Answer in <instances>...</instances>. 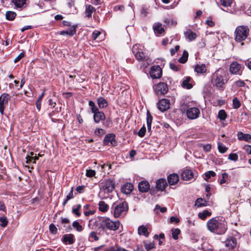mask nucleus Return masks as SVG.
Wrapping results in <instances>:
<instances>
[{
	"mask_svg": "<svg viewBox=\"0 0 251 251\" xmlns=\"http://www.w3.org/2000/svg\"><path fill=\"white\" fill-rule=\"evenodd\" d=\"M206 226L210 232L217 234H223L227 229V222L223 217L213 218L207 221Z\"/></svg>",
	"mask_w": 251,
	"mask_h": 251,
	"instance_id": "1",
	"label": "nucleus"
},
{
	"mask_svg": "<svg viewBox=\"0 0 251 251\" xmlns=\"http://www.w3.org/2000/svg\"><path fill=\"white\" fill-rule=\"evenodd\" d=\"M120 223L117 220L112 221L109 218L103 217L100 220V228L103 230L107 229L110 230H116L120 226Z\"/></svg>",
	"mask_w": 251,
	"mask_h": 251,
	"instance_id": "2",
	"label": "nucleus"
},
{
	"mask_svg": "<svg viewBox=\"0 0 251 251\" xmlns=\"http://www.w3.org/2000/svg\"><path fill=\"white\" fill-rule=\"evenodd\" d=\"M250 29L247 26L240 25L237 26L234 32L235 40L241 42L247 39Z\"/></svg>",
	"mask_w": 251,
	"mask_h": 251,
	"instance_id": "3",
	"label": "nucleus"
},
{
	"mask_svg": "<svg viewBox=\"0 0 251 251\" xmlns=\"http://www.w3.org/2000/svg\"><path fill=\"white\" fill-rule=\"evenodd\" d=\"M227 80L223 75L218 73H214L212 75V83L213 85L219 90H223Z\"/></svg>",
	"mask_w": 251,
	"mask_h": 251,
	"instance_id": "4",
	"label": "nucleus"
},
{
	"mask_svg": "<svg viewBox=\"0 0 251 251\" xmlns=\"http://www.w3.org/2000/svg\"><path fill=\"white\" fill-rule=\"evenodd\" d=\"M111 208L113 209L114 217L118 218L123 213H126L128 210L127 204L126 202H120L117 204L114 203Z\"/></svg>",
	"mask_w": 251,
	"mask_h": 251,
	"instance_id": "5",
	"label": "nucleus"
},
{
	"mask_svg": "<svg viewBox=\"0 0 251 251\" xmlns=\"http://www.w3.org/2000/svg\"><path fill=\"white\" fill-rule=\"evenodd\" d=\"M153 88L155 93L158 96L164 95L168 91V85L164 82L156 84L154 86Z\"/></svg>",
	"mask_w": 251,
	"mask_h": 251,
	"instance_id": "6",
	"label": "nucleus"
},
{
	"mask_svg": "<svg viewBox=\"0 0 251 251\" xmlns=\"http://www.w3.org/2000/svg\"><path fill=\"white\" fill-rule=\"evenodd\" d=\"M132 52L136 59L139 61H146L148 59V57L145 55L141 49H138V47L136 45L133 46Z\"/></svg>",
	"mask_w": 251,
	"mask_h": 251,
	"instance_id": "7",
	"label": "nucleus"
},
{
	"mask_svg": "<svg viewBox=\"0 0 251 251\" xmlns=\"http://www.w3.org/2000/svg\"><path fill=\"white\" fill-rule=\"evenodd\" d=\"M10 98L9 94L4 93L0 97V113L1 115L3 114L5 106L8 104V101Z\"/></svg>",
	"mask_w": 251,
	"mask_h": 251,
	"instance_id": "8",
	"label": "nucleus"
},
{
	"mask_svg": "<svg viewBox=\"0 0 251 251\" xmlns=\"http://www.w3.org/2000/svg\"><path fill=\"white\" fill-rule=\"evenodd\" d=\"M200 113V110L197 107L189 108L186 111L187 118L190 120H194L198 118Z\"/></svg>",
	"mask_w": 251,
	"mask_h": 251,
	"instance_id": "9",
	"label": "nucleus"
},
{
	"mask_svg": "<svg viewBox=\"0 0 251 251\" xmlns=\"http://www.w3.org/2000/svg\"><path fill=\"white\" fill-rule=\"evenodd\" d=\"M229 71L232 74L241 75L242 71V67L238 62H233L230 65Z\"/></svg>",
	"mask_w": 251,
	"mask_h": 251,
	"instance_id": "10",
	"label": "nucleus"
},
{
	"mask_svg": "<svg viewBox=\"0 0 251 251\" xmlns=\"http://www.w3.org/2000/svg\"><path fill=\"white\" fill-rule=\"evenodd\" d=\"M170 107V100L167 99H162L159 100L157 103V107L158 109L164 112L167 110Z\"/></svg>",
	"mask_w": 251,
	"mask_h": 251,
	"instance_id": "11",
	"label": "nucleus"
},
{
	"mask_svg": "<svg viewBox=\"0 0 251 251\" xmlns=\"http://www.w3.org/2000/svg\"><path fill=\"white\" fill-rule=\"evenodd\" d=\"M102 189L106 193L112 192L115 188V182L111 179L105 180L102 185Z\"/></svg>",
	"mask_w": 251,
	"mask_h": 251,
	"instance_id": "12",
	"label": "nucleus"
},
{
	"mask_svg": "<svg viewBox=\"0 0 251 251\" xmlns=\"http://www.w3.org/2000/svg\"><path fill=\"white\" fill-rule=\"evenodd\" d=\"M150 75L152 78H157L161 77L162 75L161 68L158 66L152 67L150 71Z\"/></svg>",
	"mask_w": 251,
	"mask_h": 251,
	"instance_id": "13",
	"label": "nucleus"
},
{
	"mask_svg": "<svg viewBox=\"0 0 251 251\" xmlns=\"http://www.w3.org/2000/svg\"><path fill=\"white\" fill-rule=\"evenodd\" d=\"M236 245V240L235 238L230 237L227 238L225 242V246L227 250L234 248Z\"/></svg>",
	"mask_w": 251,
	"mask_h": 251,
	"instance_id": "14",
	"label": "nucleus"
},
{
	"mask_svg": "<svg viewBox=\"0 0 251 251\" xmlns=\"http://www.w3.org/2000/svg\"><path fill=\"white\" fill-rule=\"evenodd\" d=\"M181 178L185 180H191L194 177L192 171L189 169H185L181 173Z\"/></svg>",
	"mask_w": 251,
	"mask_h": 251,
	"instance_id": "15",
	"label": "nucleus"
},
{
	"mask_svg": "<svg viewBox=\"0 0 251 251\" xmlns=\"http://www.w3.org/2000/svg\"><path fill=\"white\" fill-rule=\"evenodd\" d=\"M167 186V183L166 179L164 178L159 179L156 182V187L159 191H164Z\"/></svg>",
	"mask_w": 251,
	"mask_h": 251,
	"instance_id": "16",
	"label": "nucleus"
},
{
	"mask_svg": "<svg viewBox=\"0 0 251 251\" xmlns=\"http://www.w3.org/2000/svg\"><path fill=\"white\" fill-rule=\"evenodd\" d=\"M115 135L114 134H107L104 139L103 143L105 145H107L110 143L112 146H114L116 144V141L115 140Z\"/></svg>",
	"mask_w": 251,
	"mask_h": 251,
	"instance_id": "17",
	"label": "nucleus"
},
{
	"mask_svg": "<svg viewBox=\"0 0 251 251\" xmlns=\"http://www.w3.org/2000/svg\"><path fill=\"white\" fill-rule=\"evenodd\" d=\"M168 181L170 185H173L177 183L179 180V176L176 174H172L168 176Z\"/></svg>",
	"mask_w": 251,
	"mask_h": 251,
	"instance_id": "18",
	"label": "nucleus"
},
{
	"mask_svg": "<svg viewBox=\"0 0 251 251\" xmlns=\"http://www.w3.org/2000/svg\"><path fill=\"white\" fill-rule=\"evenodd\" d=\"M93 118L95 122L98 123L100 121L104 120L105 118V117L103 112L98 110L97 111L94 113Z\"/></svg>",
	"mask_w": 251,
	"mask_h": 251,
	"instance_id": "19",
	"label": "nucleus"
},
{
	"mask_svg": "<svg viewBox=\"0 0 251 251\" xmlns=\"http://www.w3.org/2000/svg\"><path fill=\"white\" fill-rule=\"evenodd\" d=\"M75 236L72 234H65L63 236L62 241L64 243L70 245L73 244L75 242Z\"/></svg>",
	"mask_w": 251,
	"mask_h": 251,
	"instance_id": "20",
	"label": "nucleus"
},
{
	"mask_svg": "<svg viewBox=\"0 0 251 251\" xmlns=\"http://www.w3.org/2000/svg\"><path fill=\"white\" fill-rule=\"evenodd\" d=\"M138 189L141 192H147L150 189V184L147 181H142L138 184Z\"/></svg>",
	"mask_w": 251,
	"mask_h": 251,
	"instance_id": "21",
	"label": "nucleus"
},
{
	"mask_svg": "<svg viewBox=\"0 0 251 251\" xmlns=\"http://www.w3.org/2000/svg\"><path fill=\"white\" fill-rule=\"evenodd\" d=\"M133 189V185L130 183H126L121 189L122 192L126 194H130Z\"/></svg>",
	"mask_w": 251,
	"mask_h": 251,
	"instance_id": "22",
	"label": "nucleus"
},
{
	"mask_svg": "<svg viewBox=\"0 0 251 251\" xmlns=\"http://www.w3.org/2000/svg\"><path fill=\"white\" fill-rule=\"evenodd\" d=\"M237 136L239 140H244L247 142H251V135L250 134L239 132L237 133Z\"/></svg>",
	"mask_w": 251,
	"mask_h": 251,
	"instance_id": "23",
	"label": "nucleus"
},
{
	"mask_svg": "<svg viewBox=\"0 0 251 251\" xmlns=\"http://www.w3.org/2000/svg\"><path fill=\"white\" fill-rule=\"evenodd\" d=\"M76 26L73 25L69 30L60 31V34L62 35H67L72 36L75 34L76 33Z\"/></svg>",
	"mask_w": 251,
	"mask_h": 251,
	"instance_id": "24",
	"label": "nucleus"
},
{
	"mask_svg": "<svg viewBox=\"0 0 251 251\" xmlns=\"http://www.w3.org/2000/svg\"><path fill=\"white\" fill-rule=\"evenodd\" d=\"M97 103L100 108H104L108 105L106 100L102 97H100L97 99Z\"/></svg>",
	"mask_w": 251,
	"mask_h": 251,
	"instance_id": "25",
	"label": "nucleus"
},
{
	"mask_svg": "<svg viewBox=\"0 0 251 251\" xmlns=\"http://www.w3.org/2000/svg\"><path fill=\"white\" fill-rule=\"evenodd\" d=\"M153 28L155 33L158 34H161L165 31L164 28L162 26V24L159 23L154 25Z\"/></svg>",
	"mask_w": 251,
	"mask_h": 251,
	"instance_id": "26",
	"label": "nucleus"
},
{
	"mask_svg": "<svg viewBox=\"0 0 251 251\" xmlns=\"http://www.w3.org/2000/svg\"><path fill=\"white\" fill-rule=\"evenodd\" d=\"M25 1L26 0H12V2L14 4L15 7L19 8L25 7Z\"/></svg>",
	"mask_w": 251,
	"mask_h": 251,
	"instance_id": "27",
	"label": "nucleus"
},
{
	"mask_svg": "<svg viewBox=\"0 0 251 251\" xmlns=\"http://www.w3.org/2000/svg\"><path fill=\"white\" fill-rule=\"evenodd\" d=\"M195 71L198 73L203 74L206 72V68L205 65H197L195 67Z\"/></svg>",
	"mask_w": 251,
	"mask_h": 251,
	"instance_id": "28",
	"label": "nucleus"
},
{
	"mask_svg": "<svg viewBox=\"0 0 251 251\" xmlns=\"http://www.w3.org/2000/svg\"><path fill=\"white\" fill-rule=\"evenodd\" d=\"M138 233L139 235H144L146 237L149 236V232L148 231V228L144 226H139L138 228Z\"/></svg>",
	"mask_w": 251,
	"mask_h": 251,
	"instance_id": "29",
	"label": "nucleus"
},
{
	"mask_svg": "<svg viewBox=\"0 0 251 251\" xmlns=\"http://www.w3.org/2000/svg\"><path fill=\"white\" fill-rule=\"evenodd\" d=\"M109 208V205L104 201H100L99 203V209L103 212H106Z\"/></svg>",
	"mask_w": 251,
	"mask_h": 251,
	"instance_id": "30",
	"label": "nucleus"
},
{
	"mask_svg": "<svg viewBox=\"0 0 251 251\" xmlns=\"http://www.w3.org/2000/svg\"><path fill=\"white\" fill-rule=\"evenodd\" d=\"M152 117L149 111L147 113V124L148 130L150 131L151 130V126L152 123Z\"/></svg>",
	"mask_w": 251,
	"mask_h": 251,
	"instance_id": "31",
	"label": "nucleus"
},
{
	"mask_svg": "<svg viewBox=\"0 0 251 251\" xmlns=\"http://www.w3.org/2000/svg\"><path fill=\"white\" fill-rule=\"evenodd\" d=\"M95 8L91 5H86L85 13L86 16L90 18L91 17L92 13L95 11Z\"/></svg>",
	"mask_w": 251,
	"mask_h": 251,
	"instance_id": "32",
	"label": "nucleus"
},
{
	"mask_svg": "<svg viewBox=\"0 0 251 251\" xmlns=\"http://www.w3.org/2000/svg\"><path fill=\"white\" fill-rule=\"evenodd\" d=\"M195 205L198 207L207 205V201L202 198H198L195 201Z\"/></svg>",
	"mask_w": 251,
	"mask_h": 251,
	"instance_id": "33",
	"label": "nucleus"
},
{
	"mask_svg": "<svg viewBox=\"0 0 251 251\" xmlns=\"http://www.w3.org/2000/svg\"><path fill=\"white\" fill-rule=\"evenodd\" d=\"M185 36L190 41H192L197 37L196 33L192 32L190 29L187 30Z\"/></svg>",
	"mask_w": 251,
	"mask_h": 251,
	"instance_id": "34",
	"label": "nucleus"
},
{
	"mask_svg": "<svg viewBox=\"0 0 251 251\" xmlns=\"http://www.w3.org/2000/svg\"><path fill=\"white\" fill-rule=\"evenodd\" d=\"M211 215V213L207 210H203L202 212L199 213L198 216L202 220H204L208 216Z\"/></svg>",
	"mask_w": 251,
	"mask_h": 251,
	"instance_id": "35",
	"label": "nucleus"
},
{
	"mask_svg": "<svg viewBox=\"0 0 251 251\" xmlns=\"http://www.w3.org/2000/svg\"><path fill=\"white\" fill-rule=\"evenodd\" d=\"M188 52L186 50H184L182 56L178 59L180 63H185L187 62L188 57Z\"/></svg>",
	"mask_w": 251,
	"mask_h": 251,
	"instance_id": "36",
	"label": "nucleus"
},
{
	"mask_svg": "<svg viewBox=\"0 0 251 251\" xmlns=\"http://www.w3.org/2000/svg\"><path fill=\"white\" fill-rule=\"evenodd\" d=\"M190 79V77H186L182 82V86L187 89H191L192 87V85L191 84L189 83Z\"/></svg>",
	"mask_w": 251,
	"mask_h": 251,
	"instance_id": "37",
	"label": "nucleus"
},
{
	"mask_svg": "<svg viewBox=\"0 0 251 251\" xmlns=\"http://www.w3.org/2000/svg\"><path fill=\"white\" fill-rule=\"evenodd\" d=\"M5 16L7 20L12 21L15 19L16 14L13 11H8L6 12Z\"/></svg>",
	"mask_w": 251,
	"mask_h": 251,
	"instance_id": "38",
	"label": "nucleus"
},
{
	"mask_svg": "<svg viewBox=\"0 0 251 251\" xmlns=\"http://www.w3.org/2000/svg\"><path fill=\"white\" fill-rule=\"evenodd\" d=\"M144 244L145 247L147 251H149L155 248V245L153 242L150 243L144 242Z\"/></svg>",
	"mask_w": 251,
	"mask_h": 251,
	"instance_id": "39",
	"label": "nucleus"
},
{
	"mask_svg": "<svg viewBox=\"0 0 251 251\" xmlns=\"http://www.w3.org/2000/svg\"><path fill=\"white\" fill-rule=\"evenodd\" d=\"M73 227L76 229V230L80 232L83 230V228L82 226L79 224V223L77 221H74L72 224Z\"/></svg>",
	"mask_w": 251,
	"mask_h": 251,
	"instance_id": "40",
	"label": "nucleus"
},
{
	"mask_svg": "<svg viewBox=\"0 0 251 251\" xmlns=\"http://www.w3.org/2000/svg\"><path fill=\"white\" fill-rule=\"evenodd\" d=\"M204 176H205V179L206 181H208V179L211 177L215 176H216V173L214 171H209L205 173Z\"/></svg>",
	"mask_w": 251,
	"mask_h": 251,
	"instance_id": "41",
	"label": "nucleus"
},
{
	"mask_svg": "<svg viewBox=\"0 0 251 251\" xmlns=\"http://www.w3.org/2000/svg\"><path fill=\"white\" fill-rule=\"evenodd\" d=\"M89 105L91 107V110L92 113H94L98 110V108L96 107L95 102L92 100H89L88 102Z\"/></svg>",
	"mask_w": 251,
	"mask_h": 251,
	"instance_id": "42",
	"label": "nucleus"
},
{
	"mask_svg": "<svg viewBox=\"0 0 251 251\" xmlns=\"http://www.w3.org/2000/svg\"><path fill=\"white\" fill-rule=\"evenodd\" d=\"M172 236L175 240L178 239V235L180 233V230L178 228H176L172 230Z\"/></svg>",
	"mask_w": 251,
	"mask_h": 251,
	"instance_id": "43",
	"label": "nucleus"
},
{
	"mask_svg": "<svg viewBox=\"0 0 251 251\" xmlns=\"http://www.w3.org/2000/svg\"><path fill=\"white\" fill-rule=\"evenodd\" d=\"M241 106V102L237 98H234L233 99V107L235 109H238Z\"/></svg>",
	"mask_w": 251,
	"mask_h": 251,
	"instance_id": "44",
	"label": "nucleus"
},
{
	"mask_svg": "<svg viewBox=\"0 0 251 251\" xmlns=\"http://www.w3.org/2000/svg\"><path fill=\"white\" fill-rule=\"evenodd\" d=\"M218 148L219 152L222 153L226 152L227 150V148L221 143H218Z\"/></svg>",
	"mask_w": 251,
	"mask_h": 251,
	"instance_id": "45",
	"label": "nucleus"
},
{
	"mask_svg": "<svg viewBox=\"0 0 251 251\" xmlns=\"http://www.w3.org/2000/svg\"><path fill=\"white\" fill-rule=\"evenodd\" d=\"M8 224V220L5 217H0V225L2 227H5Z\"/></svg>",
	"mask_w": 251,
	"mask_h": 251,
	"instance_id": "46",
	"label": "nucleus"
},
{
	"mask_svg": "<svg viewBox=\"0 0 251 251\" xmlns=\"http://www.w3.org/2000/svg\"><path fill=\"white\" fill-rule=\"evenodd\" d=\"M226 117V114L224 110H220L218 113V118L221 120H225Z\"/></svg>",
	"mask_w": 251,
	"mask_h": 251,
	"instance_id": "47",
	"label": "nucleus"
},
{
	"mask_svg": "<svg viewBox=\"0 0 251 251\" xmlns=\"http://www.w3.org/2000/svg\"><path fill=\"white\" fill-rule=\"evenodd\" d=\"M81 207V204H79L77 205V207L76 208H73L72 210V212L74 214H75L77 217H79L80 216L81 213L79 212V210Z\"/></svg>",
	"mask_w": 251,
	"mask_h": 251,
	"instance_id": "48",
	"label": "nucleus"
},
{
	"mask_svg": "<svg viewBox=\"0 0 251 251\" xmlns=\"http://www.w3.org/2000/svg\"><path fill=\"white\" fill-rule=\"evenodd\" d=\"M221 4L225 7L230 6L232 0H221Z\"/></svg>",
	"mask_w": 251,
	"mask_h": 251,
	"instance_id": "49",
	"label": "nucleus"
},
{
	"mask_svg": "<svg viewBox=\"0 0 251 251\" xmlns=\"http://www.w3.org/2000/svg\"><path fill=\"white\" fill-rule=\"evenodd\" d=\"M49 229L50 232L53 234H55L57 233V229L55 226L53 224H51L50 225Z\"/></svg>",
	"mask_w": 251,
	"mask_h": 251,
	"instance_id": "50",
	"label": "nucleus"
},
{
	"mask_svg": "<svg viewBox=\"0 0 251 251\" xmlns=\"http://www.w3.org/2000/svg\"><path fill=\"white\" fill-rule=\"evenodd\" d=\"M96 175V172L93 170H87L86 173V176L88 177H93Z\"/></svg>",
	"mask_w": 251,
	"mask_h": 251,
	"instance_id": "51",
	"label": "nucleus"
},
{
	"mask_svg": "<svg viewBox=\"0 0 251 251\" xmlns=\"http://www.w3.org/2000/svg\"><path fill=\"white\" fill-rule=\"evenodd\" d=\"M228 158L229 160L236 161L238 160V156L236 153H231L229 155Z\"/></svg>",
	"mask_w": 251,
	"mask_h": 251,
	"instance_id": "52",
	"label": "nucleus"
},
{
	"mask_svg": "<svg viewBox=\"0 0 251 251\" xmlns=\"http://www.w3.org/2000/svg\"><path fill=\"white\" fill-rule=\"evenodd\" d=\"M89 240H90V238H93L94 240L96 241L99 240V238L97 236L96 232L94 231L91 232L89 234Z\"/></svg>",
	"mask_w": 251,
	"mask_h": 251,
	"instance_id": "53",
	"label": "nucleus"
},
{
	"mask_svg": "<svg viewBox=\"0 0 251 251\" xmlns=\"http://www.w3.org/2000/svg\"><path fill=\"white\" fill-rule=\"evenodd\" d=\"M202 248L204 251H213V247L210 245L203 244Z\"/></svg>",
	"mask_w": 251,
	"mask_h": 251,
	"instance_id": "54",
	"label": "nucleus"
},
{
	"mask_svg": "<svg viewBox=\"0 0 251 251\" xmlns=\"http://www.w3.org/2000/svg\"><path fill=\"white\" fill-rule=\"evenodd\" d=\"M159 210L162 213H164L166 211L167 208L165 207H161L159 205L157 204L154 208V211L157 212V211Z\"/></svg>",
	"mask_w": 251,
	"mask_h": 251,
	"instance_id": "55",
	"label": "nucleus"
},
{
	"mask_svg": "<svg viewBox=\"0 0 251 251\" xmlns=\"http://www.w3.org/2000/svg\"><path fill=\"white\" fill-rule=\"evenodd\" d=\"M146 130V127L143 126L138 131V135L141 137H143L145 134Z\"/></svg>",
	"mask_w": 251,
	"mask_h": 251,
	"instance_id": "56",
	"label": "nucleus"
},
{
	"mask_svg": "<svg viewBox=\"0 0 251 251\" xmlns=\"http://www.w3.org/2000/svg\"><path fill=\"white\" fill-rule=\"evenodd\" d=\"M179 46L176 45L175 49L170 50V52L172 56H173L179 49Z\"/></svg>",
	"mask_w": 251,
	"mask_h": 251,
	"instance_id": "57",
	"label": "nucleus"
},
{
	"mask_svg": "<svg viewBox=\"0 0 251 251\" xmlns=\"http://www.w3.org/2000/svg\"><path fill=\"white\" fill-rule=\"evenodd\" d=\"M222 179L220 181V184H223L226 182V178H227L228 175L227 174L224 173H223L222 175Z\"/></svg>",
	"mask_w": 251,
	"mask_h": 251,
	"instance_id": "58",
	"label": "nucleus"
},
{
	"mask_svg": "<svg viewBox=\"0 0 251 251\" xmlns=\"http://www.w3.org/2000/svg\"><path fill=\"white\" fill-rule=\"evenodd\" d=\"M25 54L24 52H21L14 60V63H17L23 57H24Z\"/></svg>",
	"mask_w": 251,
	"mask_h": 251,
	"instance_id": "59",
	"label": "nucleus"
},
{
	"mask_svg": "<svg viewBox=\"0 0 251 251\" xmlns=\"http://www.w3.org/2000/svg\"><path fill=\"white\" fill-rule=\"evenodd\" d=\"M27 159V162H28V161H32V162L33 163H36V161L38 159V157H37V156H34V157H29V156H28L26 157Z\"/></svg>",
	"mask_w": 251,
	"mask_h": 251,
	"instance_id": "60",
	"label": "nucleus"
},
{
	"mask_svg": "<svg viewBox=\"0 0 251 251\" xmlns=\"http://www.w3.org/2000/svg\"><path fill=\"white\" fill-rule=\"evenodd\" d=\"M101 34L99 31H94L92 33V38L94 40H96L97 38Z\"/></svg>",
	"mask_w": 251,
	"mask_h": 251,
	"instance_id": "61",
	"label": "nucleus"
},
{
	"mask_svg": "<svg viewBox=\"0 0 251 251\" xmlns=\"http://www.w3.org/2000/svg\"><path fill=\"white\" fill-rule=\"evenodd\" d=\"M235 84L236 86H237L238 87H243L245 85V83L244 82V81L242 80H239L236 81L235 82Z\"/></svg>",
	"mask_w": 251,
	"mask_h": 251,
	"instance_id": "62",
	"label": "nucleus"
},
{
	"mask_svg": "<svg viewBox=\"0 0 251 251\" xmlns=\"http://www.w3.org/2000/svg\"><path fill=\"white\" fill-rule=\"evenodd\" d=\"M180 221V220L175 217L172 216L170 218V222L171 223H178Z\"/></svg>",
	"mask_w": 251,
	"mask_h": 251,
	"instance_id": "63",
	"label": "nucleus"
},
{
	"mask_svg": "<svg viewBox=\"0 0 251 251\" xmlns=\"http://www.w3.org/2000/svg\"><path fill=\"white\" fill-rule=\"evenodd\" d=\"M84 186H77L76 188V191L79 193H82L84 192Z\"/></svg>",
	"mask_w": 251,
	"mask_h": 251,
	"instance_id": "64",
	"label": "nucleus"
}]
</instances>
